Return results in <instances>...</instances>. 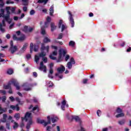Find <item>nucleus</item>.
<instances>
[{
	"mask_svg": "<svg viewBox=\"0 0 131 131\" xmlns=\"http://www.w3.org/2000/svg\"><path fill=\"white\" fill-rule=\"evenodd\" d=\"M13 39L14 40H19V38L17 37V35H13Z\"/></svg>",
	"mask_w": 131,
	"mask_h": 131,
	"instance_id": "obj_41",
	"label": "nucleus"
},
{
	"mask_svg": "<svg viewBox=\"0 0 131 131\" xmlns=\"http://www.w3.org/2000/svg\"><path fill=\"white\" fill-rule=\"evenodd\" d=\"M0 93H2L3 95H6V91L5 90H0Z\"/></svg>",
	"mask_w": 131,
	"mask_h": 131,
	"instance_id": "obj_62",
	"label": "nucleus"
},
{
	"mask_svg": "<svg viewBox=\"0 0 131 131\" xmlns=\"http://www.w3.org/2000/svg\"><path fill=\"white\" fill-rule=\"evenodd\" d=\"M125 121H126L125 119L120 120L118 121V124L120 125H124V123H125Z\"/></svg>",
	"mask_w": 131,
	"mask_h": 131,
	"instance_id": "obj_23",
	"label": "nucleus"
},
{
	"mask_svg": "<svg viewBox=\"0 0 131 131\" xmlns=\"http://www.w3.org/2000/svg\"><path fill=\"white\" fill-rule=\"evenodd\" d=\"M116 112L119 114V113H122V110L120 109V108L118 107Z\"/></svg>",
	"mask_w": 131,
	"mask_h": 131,
	"instance_id": "obj_36",
	"label": "nucleus"
},
{
	"mask_svg": "<svg viewBox=\"0 0 131 131\" xmlns=\"http://www.w3.org/2000/svg\"><path fill=\"white\" fill-rule=\"evenodd\" d=\"M71 120H75L76 122H79V123H81V119L79 118V117L77 116H72Z\"/></svg>",
	"mask_w": 131,
	"mask_h": 131,
	"instance_id": "obj_10",
	"label": "nucleus"
},
{
	"mask_svg": "<svg viewBox=\"0 0 131 131\" xmlns=\"http://www.w3.org/2000/svg\"><path fill=\"white\" fill-rule=\"evenodd\" d=\"M57 54H58L57 50H55L51 55H52V56H56Z\"/></svg>",
	"mask_w": 131,
	"mask_h": 131,
	"instance_id": "obj_45",
	"label": "nucleus"
},
{
	"mask_svg": "<svg viewBox=\"0 0 131 131\" xmlns=\"http://www.w3.org/2000/svg\"><path fill=\"white\" fill-rule=\"evenodd\" d=\"M22 121L26 120V121H28V124L27 125V128L29 129L30 128V125L32 124V117H31V113L27 112L25 116V117H21Z\"/></svg>",
	"mask_w": 131,
	"mask_h": 131,
	"instance_id": "obj_3",
	"label": "nucleus"
},
{
	"mask_svg": "<svg viewBox=\"0 0 131 131\" xmlns=\"http://www.w3.org/2000/svg\"><path fill=\"white\" fill-rule=\"evenodd\" d=\"M51 31H54V30H56V29L57 28V26L55 25V23H51Z\"/></svg>",
	"mask_w": 131,
	"mask_h": 131,
	"instance_id": "obj_20",
	"label": "nucleus"
},
{
	"mask_svg": "<svg viewBox=\"0 0 131 131\" xmlns=\"http://www.w3.org/2000/svg\"><path fill=\"white\" fill-rule=\"evenodd\" d=\"M71 62V64H75V61L74 60V58H73V57H72L71 58L70 61Z\"/></svg>",
	"mask_w": 131,
	"mask_h": 131,
	"instance_id": "obj_39",
	"label": "nucleus"
},
{
	"mask_svg": "<svg viewBox=\"0 0 131 131\" xmlns=\"http://www.w3.org/2000/svg\"><path fill=\"white\" fill-rule=\"evenodd\" d=\"M51 121L53 123L58 121L59 120V118L56 116H53L51 118L50 116L47 117L48 122H46L45 120H41L39 119H37V122L38 123H40L41 124H43L44 126H47L48 124H51Z\"/></svg>",
	"mask_w": 131,
	"mask_h": 131,
	"instance_id": "obj_2",
	"label": "nucleus"
},
{
	"mask_svg": "<svg viewBox=\"0 0 131 131\" xmlns=\"http://www.w3.org/2000/svg\"><path fill=\"white\" fill-rule=\"evenodd\" d=\"M33 75L34 77H37V73L35 72L33 73Z\"/></svg>",
	"mask_w": 131,
	"mask_h": 131,
	"instance_id": "obj_60",
	"label": "nucleus"
},
{
	"mask_svg": "<svg viewBox=\"0 0 131 131\" xmlns=\"http://www.w3.org/2000/svg\"><path fill=\"white\" fill-rule=\"evenodd\" d=\"M39 70L43 71V72H47V67L43 65V61L40 62V67L38 68Z\"/></svg>",
	"mask_w": 131,
	"mask_h": 131,
	"instance_id": "obj_7",
	"label": "nucleus"
},
{
	"mask_svg": "<svg viewBox=\"0 0 131 131\" xmlns=\"http://www.w3.org/2000/svg\"><path fill=\"white\" fill-rule=\"evenodd\" d=\"M61 105H62L66 106V100H63V101L61 102Z\"/></svg>",
	"mask_w": 131,
	"mask_h": 131,
	"instance_id": "obj_51",
	"label": "nucleus"
},
{
	"mask_svg": "<svg viewBox=\"0 0 131 131\" xmlns=\"http://www.w3.org/2000/svg\"><path fill=\"white\" fill-rule=\"evenodd\" d=\"M67 67H68V69H71L72 68V63H71V62H68L67 63Z\"/></svg>",
	"mask_w": 131,
	"mask_h": 131,
	"instance_id": "obj_28",
	"label": "nucleus"
},
{
	"mask_svg": "<svg viewBox=\"0 0 131 131\" xmlns=\"http://www.w3.org/2000/svg\"><path fill=\"white\" fill-rule=\"evenodd\" d=\"M57 71L59 73H62V72L65 71V67L63 66H61V67H59L57 69Z\"/></svg>",
	"mask_w": 131,
	"mask_h": 131,
	"instance_id": "obj_16",
	"label": "nucleus"
},
{
	"mask_svg": "<svg viewBox=\"0 0 131 131\" xmlns=\"http://www.w3.org/2000/svg\"><path fill=\"white\" fill-rule=\"evenodd\" d=\"M53 67H54V63H51L50 64V69H53Z\"/></svg>",
	"mask_w": 131,
	"mask_h": 131,
	"instance_id": "obj_59",
	"label": "nucleus"
},
{
	"mask_svg": "<svg viewBox=\"0 0 131 131\" xmlns=\"http://www.w3.org/2000/svg\"><path fill=\"white\" fill-rule=\"evenodd\" d=\"M11 14V12H10V11H7V14L5 16H9V19L8 21H6L9 23V24H11V23L12 22V19L10 18V15Z\"/></svg>",
	"mask_w": 131,
	"mask_h": 131,
	"instance_id": "obj_19",
	"label": "nucleus"
},
{
	"mask_svg": "<svg viewBox=\"0 0 131 131\" xmlns=\"http://www.w3.org/2000/svg\"><path fill=\"white\" fill-rule=\"evenodd\" d=\"M24 88V91H31V86H33V85L28 84L27 83H26L23 84V85Z\"/></svg>",
	"mask_w": 131,
	"mask_h": 131,
	"instance_id": "obj_6",
	"label": "nucleus"
},
{
	"mask_svg": "<svg viewBox=\"0 0 131 131\" xmlns=\"http://www.w3.org/2000/svg\"><path fill=\"white\" fill-rule=\"evenodd\" d=\"M7 111V108H3L2 105H0V115L3 114V113H5Z\"/></svg>",
	"mask_w": 131,
	"mask_h": 131,
	"instance_id": "obj_21",
	"label": "nucleus"
},
{
	"mask_svg": "<svg viewBox=\"0 0 131 131\" xmlns=\"http://www.w3.org/2000/svg\"><path fill=\"white\" fill-rule=\"evenodd\" d=\"M11 83H13V85H14V86L16 88V90H17V91H19V90H20V86H19V83H18V81H17L16 79L12 80Z\"/></svg>",
	"mask_w": 131,
	"mask_h": 131,
	"instance_id": "obj_9",
	"label": "nucleus"
},
{
	"mask_svg": "<svg viewBox=\"0 0 131 131\" xmlns=\"http://www.w3.org/2000/svg\"><path fill=\"white\" fill-rule=\"evenodd\" d=\"M23 10L24 11V12H27V7H23Z\"/></svg>",
	"mask_w": 131,
	"mask_h": 131,
	"instance_id": "obj_52",
	"label": "nucleus"
},
{
	"mask_svg": "<svg viewBox=\"0 0 131 131\" xmlns=\"http://www.w3.org/2000/svg\"><path fill=\"white\" fill-rule=\"evenodd\" d=\"M45 27L46 28L49 27V23L48 22H46L45 24Z\"/></svg>",
	"mask_w": 131,
	"mask_h": 131,
	"instance_id": "obj_57",
	"label": "nucleus"
},
{
	"mask_svg": "<svg viewBox=\"0 0 131 131\" xmlns=\"http://www.w3.org/2000/svg\"><path fill=\"white\" fill-rule=\"evenodd\" d=\"M69 46L73 48L75 46V42H74V41H70V42L69 43Z\"/></svg>",
	"mask_w": 131,
	"mask_h": 131,
	"instance_id": "obj_29",
	"label": "nucleus"
},
{
	"mask_svg": "<svg viewBox=\"0 0 131 131\" xmlns=\"http://www.w3.org/2000/svg\"><path fill=\"white\" fill-rule=\"evenodd\" d=\"M43 42H44V43H48V42H51V39H50V38L48 36H44Z\"/></svg>",
	"mask_w": 131,
	"mask_h": 131,
	"instance_id": "obj_15",
	"label": "nucleus"
},
{
	"mask_svg": "<svg viewBox=\"0 0 131 131\" xmlns=\"http://www.w3.org/2000/svg\"><path fill=\"white\" fill-rule=\"evenodd\" d=\"M24 39H25V35H24L18 38V40H24Z\"/></svg>",
	"mask_w": 131,
	"mask_h": 131,
	"instance_id": "obj_40",
	"label": "nucleus"
},
{
	"mask_svg": "<svg viewBox=\"0 0 131 131\" xmlns=\"http://www.w3.org/2000/svg\"><path fill=\"white\" fill-rule=\"evenodd\" d=\"M49 11L50 16H53V14H54V7L51 6L49 9Z\"/></svg>",
	"mask_w": 131,
	"mask_h": 131,
	"instance_id": "obj_24",
	"label": "nucleus"
},
{
	"mask_svg": "<svg viewBox=\"0 0 131 131\" xmlns=\"http://www.w3.org/2000/svg\"><path fill=\"white\" fill-rule=\"evenodd\" d=\"M15 100L16 101V102H18V103H19V104H20V98L18 97H16L15 98Z\"/></svg>",
	"mask_w": 131,
	"mask_h": 131,
	"instance_id": "obj_55",
	"label": "nucleus"
},
{
	"mask_svg": "<svg viewBox=\"0 0 131 131\" xmlns=\"http://www.w3.org/2000/svg\"><path fill=\"white\" fill-rule=\"evenodd\" d=\"M14 125H13V127L14 129H15V128H17V127H18V126H19V125L16 122H14Z\"/></svg>",
	"mask_w": 131,
	"mask_h": 131,
	"instance_id": "obj_35",
	"label": "nucleus"
},
{
	"mask_svg": "<svg viewBox=\"0 0 131 131\" xmlns=\"http://www.w3.org/2000/svg\"><path fill=\"white\" fill-rule=\"evenodd\" d=\"M34 14H35V11H34V10H31L30 12V14L34 15Z\"/></svg>",
	"mask_w": 131,
	"mask_h": 131,
	"instance_id": "obj_43",
	"label": "nucleus"
},
{
	"mask_svg": "<svg viewBox=\"0 0 131 131\" xmlns=\"http://www.w3.org/2000/svg\"><path fill=\"white\" fill-rule=\"evenodd\" d=\"M124 117V114L123 113H119L116 116V117H117V118H119V117Z\"/></svg>",
	"mask_w": 131,
	"mask_h": 131,
	"instance_id": "obj_26",
	"label": "nucleus"
},
{
	"mask_svg": "<svg viewBox=\"0 0 131 131\" xmlns=\"http://www.w3.org/2000/svg\"><path fill=\"white\" fill-rule=\"evenodd\" d=\"M9 99L12 102H14V101H15V98L13 96L10 97Z\"/></svg>",
	"mask_w": 131,
	"mask_h": 131,
	"instance_id": "obj_48",
	"label": "nucleus"
},
{
	"mask_svg": "<svg viewBox=\"0 0 131 131\" xmlns=\"http://www.w3.org/2000/svg\"><path fill=\"white\" fill-rule=\"evenodd\" d=\"M27 47H28V43H25L22 48V50H26V49H27Z\"/></svg>",
	"mask_w": 131,
	"mask_h": 131,
	"instance_id": "obj_34",
	"label": "nucleus"
},
{
	"mask_svg": "<svg viewBox=\"0 0 131 131\" xmlns=\"http://www.w3.org/2000/svg\"><path fill=\"white\" fill-rule=\"evenodd\" d=\"M41 34L45 35L46 34V29H45V27H41Z\"/></svg>",
	"mask_w": 131,
	"mask_h": 131,
	"instance_id": "obj_30",
	"label": "nucleus"
},
{
	"mask_svg": "<svg viewBox=\"0 0 131 131\" xmlns=\"http://www.w3.org/2000/svg\"><path fill=\"white\" fill-rule=\"evenodd\" d=\"M31 58V55L30 54H27V59H29Z\"/></svg>",
	"mask_w": 131,
	"mask_h": 131,
	"instance_id": "obj_63",
	"label": "nucleus"
},
{
	"mask_svg": "<svg viewBox=\"0 0 131 131\" xmlns=\"http://www.w3.org/2000/svg\"><path fill=\"white\" fill-rule=\"evenodd\" d=\"M47 53H49V50H42L41 53L38 54V55H35L34 57V61L36 62V64H38L39 63V59L40 58H42V60L44 63L48 62V58L46 57L47 56Z\"/></svg>",
	"mask_w": 131,
	"mask_h": 131,
	"instance_id": "obj_1",
	"label": "nucleus"
},
{
	"mask_svg": "<svg viewBox=\"0 0 131 131\" xmlns=\"http://www.w3.org/2000/svg\"><path fill=\"white\" fill-rule=\"evenodd\" d=\"M56 76H58V77L61 79V78H63V76L62 75H60V76H59V73H56L55 74Z\"/></svg>",
	"mask_w": 131,
	"mask_h": 131,
	"instance_id": "obj_49",
	"label": "nucleus"
},
{
	"mask_svg": "<svg viewBox=\"0 0 131 131\" xmlns=\"http://www.w3.org/2000/svg\"><path fill=\"white\" fill-rule=\"evenodd\" d=\"M10 123L9 121L6 122V127L7 128V129L10 130Z\"/></svg>",
	"mask_w": 131,
	"mask_h": 131,
	"instance_id": "obj_33",
	"label": "nucleus"
},
{
	"mask_svg": "<svg viewBox=\"0 0 131 131\" xmlns=\"http://www.w3.org/2000/svg\"><path fill=\"white\" fill-rule=\"evenodd\" d=\"M14 118L16 119V120H19L20 119V114L17 113L14 115Z\"/></svg>",
	"mask_w": 131,
	"mask_h": 131,
	"instance_id": "obj_31",
	"label": "nucleus"
},
{
	"mask_svg": "<svg viewBox=\"0 0 131 131\" xmlns=\"http://www.w3.org/2000/svg\"><path fill=\"white\" fill-rule=\"evenodd\" d=\"M1 13L0 14V17H3V18H5V20H6V21H9V16L8 15H5V10H4V9H1Z\"/></svg>",
	"mask_w": 131,
	"mask_h": 131,
	"instance_id": "obj_8",
	"label": "nucleus"
},
{
	"mask_svg": "<svg viewBox=\"0 0 131 131\" xmlns=\"http://www.w3.org/2000/svg\"><path fill=\"white\" fill-rule=\"evenodd\" d=\"M68 14H70V21L71 24H72V27H74V19L72 17V14H71V12H70V11H68Z\"/></svg>",
	"mask_w": 131,
	"mask_h": 131,
	"instance_id": "obj_12",
	"label": "nucleus"
},
{
	"mask_svg": "<svg viewBox=\"0 0 131 131\" xmlns=\"http://www.w3.org/2000/svg\"><path fill=\"white\" fill-rule=\"evenodd\" d=\"M6 100H7V98L6 97V96H3L2 98V101L5 102V101H6Z\"/></svg>",
	"mask_w": 131,
	"mask_h": 131,
	"instance_id": "obj_56",
	"label": "nucleus"
},
{
	"mask_svg": "<svg viewBox=\"0 0 131 131\" xmlns=\"http://www.w3.org/2000/svg\"><path fill=\"white\" fill-rule=\"evenodd\" d=\"M48 0H38L37 2L38 4H42L44 3V5H46L47 3H48Z\"/></svg>",
	"mask_w": 131,
	"mask_h": 131,
	"instance_id": "obj_22",
	"label": "nucleus"
},
{
	"mask_svg": "<svg viewBox=\"0 0 131 131\" xmlns=\"http://www.w3.org/2000/svg\"><path fill=\"white\" fill-rule=\"evenodd\" d=\"M101 113H102V112H101L100 110H98L97 112V114L98 116H100Z\"/></svg>",
	"mask_w": 131,
	"mask_h": 131,
	"instance_id": "obj_46",
	"label": "nucleus"
},
{
	"mask_svg": "<svg viewBox=\"0 0 131 131\" xmlns=\"http://www.w3.org/2000/svg\"><path fill=\"white\" fill-rule=\"evenodd\" d=\"M5 27H6V21L5 19H3L2 20V24H0V30L2 31V32H5V31H6L5 29L3 28Z\"/></svg>",
	"mask_w": 131,
	"mask_h": 131,
	"instance_id": "obj_11",
	"label": "nucleus"
},
{
	"mask_svg": "<svg viewBox=\"0 0 131 131\" xmlns=\"http://www.w3.org/2000/svg\"><path fill=\"white\" fill-rule=\"evenodd\" d=\"M48 85H49V88H52V86H53V85H54V84H53V82H52L51 81H49Z\"/></svg>",
	"mask_w": 131,
	"mask_h": 131,
	"instance_id": "obj_47",
	"label": "nucleus"
},
{
	"mask_svg": "<svg viewBox=\"0 0 131 131\" xmlns=\"http://www.w3.org/2000/svg\"><path fill=\"white\" fill-rule=\"evenodd\" d=\"M65 29V26L64 25H62L61 26V31L63 32L64 31V30Z\"/></svg>",
	"mask_w": 131,
	"mask_h": 131,
	"instance_id": "obj_54",
	"label": "nucleus"
},
{
	"mask_svg": "<svg viewBox=\"0 0 131 131\" xmlns=\"http://www.w3.org/2000/svg\"><path fill=\"white\" fill-rule=\"evenodd\" d=\"M7 74H9L10 75H11V74H13V73H14V71L12 69H9L7 70Z\"/></svg>",
	"mask_w": 131,
	"mask_h": 131,
	"instance_id": "obj_27",
	"label": "nucleus"
},
{
	"mask_svg": "<svg viewBox=\"0 0 131 131\" xmlns=\"http://www.w3.org/2000/svg\"><path fill=\"white\" fill-rule=\"evenodd\" d=\"M47 22H51V17L50 16H48L47 18Z\"/></svg>",
	"mask_w": 131,
	"mask_h": 131,
	"instance_id": "obj_61",
	"label": "nucleus"
},
{
	"mask_svg": "<svg viewBox=\"0 0 131 131\" xmlns=\"http://www.w3.org/2000/svg\"><path fill=\"white\" fill-rule=\"evenodd\" d=\"M66 50H60L59 51V57L58 59L56 61L57 63L61 62V59L62 58V56H65L66 55Z\"/></svg>",
	"mask_w": 131,
	"mask_h": 131,
	"instance_id": "obj_4",
	"label": "nucleus"
},
{
	"mask_svg": "<svg viewBox=\"0 0 131 131\" xmlns=\"http://www.w3.org/2000/svg\"><path fill=\"white\" fill-rule=\"evenodd\" d=\"M7 117H8V115L6 114H3V119H7Z\"/></svg>",
	"mask_w": 131,
	"mask_h": 131,
	"instance_id": "obj_58",
	"label": "nucleus"
},
{
	"mask_svg": "<svg viewBox=\"0 0 131 131\" xmlns=\"http://www.w3.org/2000/svg\"><path fill=\"white\" fill-rule=\"evenodd\" d=\"M10 108L12 109V110H15L16 109V106L15 105H10Z\"/></svg>",
	"mask_w": 131,
	"mask_h": 131,
	"instance_id": "obj_53",
	"label": "nucleus"
},
{
	"mask_svg": "<svg viewBox=\"0 0 131 131\" xmlns=\"http://www.w3.org/2000/svg\"><path fill=\"white\" fill-rule=\"evenodd\" d=\"M28 30H29V29H28V27L27 26H26L24 27V31L25 32H28Z\"/></svg>",
	"mask_w": 131,
	"mask_h": 131,
	"instance_id": "obj_37",
	"label": "nucleus"
},
{
	"mask_svg": "<svg viewBox=\"0 0 131 131\" xmlns=\"http://www.w3.org/2000/svg\"><path fill=\"white\" fill-rule=\"evenodd\" d=\"M1 58H5V54L0 53V62H4L5 59H2Z\"/></svg>",
	"mask_w": 131,
	"mask_h": 131,
	"instance_id": "obj_25",
	"label": "nucleus"
},
{
	"mask_svg": "<svg viewBox=\"0 0 131 131\" xmlns=\"http://www.w3.org/2000/svg\"><path fill=\"white\" fill-rule=\"evenodd\" d=\"M24 52V50H9V53H11V54H15V55H21Z\"/></svg>",
	"mask_w": 131,
	"mask_h": 131,
	"instance_id": "obj_5",
	"label": "nucleus"
},
{
	"mask_svg": "<svg viewBox=\"0 0 131 131\" xmlns=\"http://www.w3.org/2000/svg\"><path fill=\"white\" fill-rule=\"evenodd\" d=\"M53 54H50L49 55V57L51 59V60H56V58L55 56H53Z\"/></svg>",
	"mask_w": 131,
	"mask_h": 131,
	"instance_id": "obj_38",
	"label": "nucleus"
},
{
	"mask_svg": "<svg viewBox=\"0 0 131 131\" xmlns=\"http://www.w3.org/2000/svg\"><path fill=\"white\" fill-rule=\"evenodd\" d=\"M62 23H63V20L62 19H60L59 23V26H58L59 28H61V25H62Z\"/></svg>",
	"mask_w": 131,
	"mask_h": 131,
	"instance_id": "obj_42",
	"label": "nucleus"
},
{
	"mask_svg": "<svg viewBox=\"0 0 131 131\" xmlns=\"http://www.w3.org/2000/svg\"><path fill=\"white\" fill-rule=\"evenodd\" d=\"M50 46L49 45H46L45 43H41V50H49Z\"/></svg>",
	"mask_w": 131,
	"mask_h": 131,
	"instance_id": "obj_14",
	"label": "nucleus"
},
{
	"mask_svg": "<svg viewBox=\"0 0 131 131\" xmlns=\"http://www.w3.org/2000/svg\"><path fill=\"white\" fill-rule=\"evenodd\" d=\"M102 131H108V128H104L102 129Z\"/></svg>",
	"mask_w": 131,
	"mask_h": 131,
	"instance_id": "obj_64",
	"label": "nucleus"
},
{
	"mask_svg": "<svg viewBox=\"0 0 131 131\" xmlns=\"http://www.w3.org/2000/svg\"><path fill=\"white\" fill-rule=\"evenodd\" d=\"M29 110L32 109V111H36V112H38V106L37 105L33 107V105H31L30 107H29Z\"/></svg>",
	"mask_w": 131,
	"mask_h": 131,
	"instance_id": "obj_17",
	"label": "nucleus"
},
{
	"mask_svg": "<svg viewBox=\"0 0 131 131\" xmlns=\"http://www.w3.org/2000/svg\"><path fill=\"white\" fill-rule=\"evenodd\" d=\"M30 50H38V46L33 45V43L31 42L30 44Z\"/></svg>",
	"mask_w": 131,
	"mask_h": 131,
	"instance_id": "obj_13",
	"label": "nucleus"
},
{
	"mask_svg": "<svg viewBox=\"0 0 131 131\" xmlns=\"http://www.w3.org/2000/svg\"><path fill=\"white\" fill-rule=\"evenodd\" d=\"M62 37H63V34L60 33V34H59L58 37L57 38V39H62Z\"/></svg>",
	"mask_w": 131,
	"mask_h": 131,
	"instance_id": "obj_44",
	"label": "nucleus"
},
{
	"mask_svg": "<svg viewBox=\"0 0 131 131\" xmlns=\"http://www.w3.org/2000/svg\"><path fill=\"white\" fill-rule=\"evenodd\" d=\"M70 58V56L69 55H66L65 60L67 62L68 59Z\"/></svg>",
	"mask_w": 131,
	"mask_h": 131,
	"instance_id": "obj_50",
	"label": "nucleus"
},
{
	"mask_svg": "<svg viewBox=\"0 0 131 131\" xmlns=\"http://www.w3.org/2000/svg\"><path fill=\"white\" fill-rule=\"evenodd\" d=\"M4 89H5V90H10V89H11V85L8 84V85H4Z\"/></svg>",
	"mask_w": 131,
	"mask_h": 131,
	"instance_id": "obj_32",
	"label": "nucleus"
},
{
	"mask_svg": "<svg viewBox=\"0 0 131 131\" xmlns=\"http://www.w3.org/2000/svg\"><path fill=\"white\" fill-rule=\"evenodd\" d=\"M10 50H17L18 48L16 46H14L13 44V40H11L10 43Z\"/></svg>",
	"mask_w": 131,
	"mask_h": 131,
	"instance_id": "obj_18",
	"label": "nucleus"
}]
</instances>
